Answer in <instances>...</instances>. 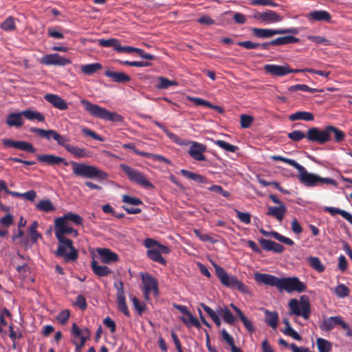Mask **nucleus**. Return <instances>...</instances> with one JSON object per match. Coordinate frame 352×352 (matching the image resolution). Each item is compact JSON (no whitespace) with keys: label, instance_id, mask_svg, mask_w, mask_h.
<instances>
[{"label":"nucleus","instance_id":"c85d7f7f","mask_svg":"<svg viewBox=\"0 0 352 352\" xmlns=\"http://www.w3.org/2000/svg\"><path fill=\"white\" fill-rule=\"evenodd\" d=\"M324 210L328 212L331 215L334 216L336 214L341 215L344 219H346L351 225H352V214L349 212L342 209L334 207H325Z\"/></svg>","mask_w":352,"mask_h":352},{"label":"nucleus","instance_id":"5fc2aeb1","mask_svg":"<svg viewBox=\"0 0 352 352\" xmlns=\"http://www.w3.org/2000/svg\"><path fill=\"white\" fill-rule=\"evenodd\" d=\"M16 148L19 149L21 151H25L31 153L35 152V148H34L32 144L24 141H17Z\"/></svg>","mask_w":352,"mask_h":352},{"label":"nucleus","instance_id":"58836bf2","mask_svg":"<svg viewBox=\"0 0 352 352\" xmlns=\"http://www.w3.org/2000/svg\"><path fill=\"white\" fill-rule=\"evenodd\" d=\"M146 255L152 261L157 262L162 265H166V259L156 248L148 250L146 251Z\"/></svg>","mask_w":352,"mask_h":352},{"label":"nucleus","instance_id":"4d7b16f0","mask_svg":"<svg viewBox=\"0 0 352 352\" xmlns=\"http://www.w3.org/2000/svg\"><path fill=\"white\" fill-rule=\"evenodd\" d=\"M266 322L273 329H275L278 322V315L276 313L266 312Z\"/></svg>","mask_w":352,"mask_h":352},{"label":"nucleus","instance_id":"72a5a7b5","mask_svg":"<svg viewBox=\"0 0 352 352\" xmlns=\"http://www.w3.org/2000/svg\"><path fill=\"white\" fill-rule=\"evenodd\" d=\"M102 68V66L99 63H94L87 65H82L80 67L82 72L88 76H91L94 74L96 73L98 71L100 70Z\"/></svg>","mask_w":352,"mask_h":352},{"label":"nucleus","instance_id":"393cba45","mask_svg":"<svg viewBox=\"0 0 352 352\" xmlns=\"http://www.w3.org/2000/svg\"><path fill=\"white\" fill-rule=\"evenodd\" d=\"M217 312L223 318V321L228 324H234L236 320V317L226 306L223 307H219L217 309Z\"/></svg>","mask_w":352,"mask_h":352},{"label":"nucleus","instance_id":"c9c22d12","mask_svg":"<svg viewBox=\"0 0 352 352\" xmlns=\"http://www.w3.org/2000/svg\"><path fill=\"white\" fill-rule=\"evenodd\" d=\"M285 207L281 204L278 207H269L267 215L275 217L278 220L281 221L284 217Z\"/></svg>","mask_w":352,"mask_h":352},{"label":"nucleus","instance_id":"ddd939ff","mask_svg":"<svg viewBox=\"0 0 352 352\" xmlns=\"http://www.w3.org/2000/svg\"><path fill=\"white\" fill-rule=\"evenodd\" d=\"M40 63L46 65L65 66L71 64L72 60L58 54H52L43 56L41 58Z\"/></svg>","mask_w":352,"mask_h":352},{"label":"nucleus","instance_id":"c03bdc74","mask_svg":"<svg viewBox=\"0 0 352 352\" xmlns=\"http://www.w3.org/2000/svg\"><path fill=\"white\" fill-rule=\"evenodd\" d=\"M158 84L156 85V88L158 89H168L170 86H177L178 83L175 80H170L164 77H159L158 78Z\"/></svg>","mask_w":352,"mask_h":352},{"label":"nucleus","instance_id":"a211bd4d","mask_svg":"<svg viewBox=\"0 0 352 352\" xmlns=\"http://www.w3.org/2000/svg\"><path fill=\"white\" fill-rule=\"evenodd\" d=\"M252 32L258 38H268L276 34L286 33V29L273 30L254 28L252 29Z\"/></svg>","mask_w":352,"mask_h":352},{"label":"nucleus","instance_id":"423d86ee","mask_svg":"<svg viewBox=\"0 0 352 352\" xmlns=\"http://www.w3.org/2000/svg\"><path fill=\"white\" fill-rule=\"evenodd\" d=\"M288 305L290 309L289 314L301 316L305 320L309 318L311 305L307 296H301L299 300L292 298L289 300Z\"/></svg>","mask_w":352,"mask_h":352},{"label":"nucleus","instance_id":"39448f33","mask_svg":"<svg viewBox=\"0 0 352 352\" xmlns=\"http://www.w3.org/2000/svg\"><path fill=\"white\" fill-rule=\"evenodd\" d=\"M58 248L54 254L56 257L62 258L65 262L75 261L78 258V251L73 245V241L69 239H57Z\"/></svg>","mask_w":352,"mask_h":352},{"label":"nucleus","instance_id":"f8f14e48","mask_svg":"<svg viewBox=\"0 0 352 352\" xmlns=\"http://www.w3.org/2000/svg\"><path fill=\"white\" fill-rule=\"evenodd\" d=\"M143 283V293L145 298L148 299L149 295L153 294L155 296L158 295L157 280L148 274H142L141 276Z\"/></svg>","mask_w":352,"mask_h":352},{"label":"nucleus","instance_id":"b1692460","mask_svg":"<svg viewBox=\"0 0 352 352\" xmlns=\"http://www.w3.org/2000/svg\"><path fill=\"white\" fill-rule=\"evenodd\" d=\"M104 75L118 83H125L131 80V77L122 72H117L107 70L105 72Z\"/></svg>","mask_w":352,"mask_h":352},{"label":"nucleus","instance_id":"aec40b11","mask_svg":"<svg viewBox=\"0 0 352 352\" xmlns=\"http://www.w3.org/2000/svg\"><path fill=\"white\" fill-rule=\"evenodd\" d=\"M96 252L101 262L109 264L118 260V255L108 248H98Z\"/></svg>","mask_w":352,"mask_h":352},{"label":"nucleus","instance_id":"9b49d317","mask_svg":"<svg viewBox=\"0 0 352 352\" xmlns=\"http://www.w3.org/2000/svg\"><path fill=\"white\" fill-rule=\"evenodd\" d=\"M54 232L56 239H67L65 234H71L73 236L78 235V230L72 228L68 222L60 217L54 220Z\"/></svg>","mask_w":352,"mask_h":352},{"label":"nucleus","instance_id":"cd10ccee","mask_svg":"<svg viewBox=\"0 0 352 352\" xmlns=\"http://www.w3.org/2000/svg\"><path fill=\"white\" fill-rule=\"evenodd\" d=\"M230 307L237 314L241 322H243L244 327L249 332H253L254 330V326L250 320L248 319V318L244 315V314L241 311L240 309H239L233 303L230 304Z\"/></svg>","mask_w":352,"mask_h":352},{"label":"nucleus","instance_id":"a878e982","mask_svg":"<svg viewBox=\"0 0 352 352\" xmlns=\"http://www.w3.org/2000/svg\"><path fill=\"white\" fill-rule=\"evenodd\" d=\"M265 72L273 76H284L286 75V67L276 65H265L264 66Z\"/></svg>","mask_w":352,"mask_h":352},{"label":"nucleus","instance_id":"a18cd8bd","mask_svg":"<svg viewBox=\"0 0 352 352\" xmlns=\"http://www.w3.org/2000/svg\"><path fill=\"white\" fill-rule=\"evenodd\" d=\"M213 142L215 145L228 152L235 153L239 149L236 146L230 144L223 140H214Z\"/></svg>","mask_w":352,"mask_h":352},{"label":"nucleus","instance_id":"5701e85b","mask_svg":"<svg viewBox=\"0 0 352 352\" xmlns=\"http://www.w3.org/2000/svg\"><path fill=\"white\" fill-rule=\"evenodd\" d=\"M23 114H21V111L19 113H12L8 114L6 116V123L10 127H16L19 128L22 126L24 124L23 120Z\"/></svg>","mask_w":352,"mask_h":352},{"label":"nucleus","instance_id":"dca6fc26","mask_svg":"<svg viewBox=\"0 0 352 352\" xmlns=\"http://www.w3.org/2000/svg\"><path fill=\"white\" fill-rule=\"evenodd\" d=\"M254 19L265 24H270L281 21L280 16L272 10L263 12H256L253 15Z\"/></svg>","mask_w":352,"mask_h":352},{"label":"nucleus","instance_id":"473e14b6","mask_svg":"<svg viewBox=\"0 0 352 352\" xmlns=\"http://www.w3.org/2000/svg\"><path fill=\"white\" fill-rule=\"evenodd\" d=\"M289 119L292 121L296 120H306V121H313L314 120V116L313 113L307 111H297L294 113L291 114L289 116Z\"/></svg>","mask_w":352,"mask_h":352},{"label":"nucleus","instance_id":"79ce46f5","mask_svg":"<svg viewBox=\"0 0 352 352\" xmlns=\"http://www.w3.org/2000/svg\"><path fill=\"white\" fill-rule=\"evenodd\" d=\"M60 218L67 222L71 221L75 225H81L82 223V218L80 215L70 212L65 213L63 216L60 217Z\"/></svg>","mask_w":352,"mask_h":352},{"label":"nucleus","instance_id":"c756f323","mask_svg":"<svg viewBox=\"0 0 352 352\" xmlns=\"http://www.w3.org/2000/svg\"><path fill=\"white\" fill-rule=\"evenodd\" d=\"M327 130L331 140H332V135H333L334 141L337 143L342 142L345 138V133L337 127L327 126Z\"/></svg>","mask_w":352,"mask_h":352},{"label":"nucleus","instance_id":"603ef678","mask_svg":"<svg viewBox=\"0 0 352 352\" xmlns=\"http://www.w3.org/2000/svg\"><path fill=\"white\" fill-rule=\"evenodd\" d=\"M1 28L5 31H12L16 28L15 19L12 16L8 17L1 24Z\"/></svg>","mask_w":352,"mask_h":352},{"label":"nucleus","instance_id":"37998d69","mask_svg":"<svg viewBox=\"0 0 352 352\" xmlns=\"http://www.w3.org/2000/svg\"><path fill=\"white\" fill-rule=\"evenodd\" d=\"M316 344L319 352H329L332 349V344L322 338H317Z\"/></svg>","mask_w":352,"mask_h":352},{"label":"nucleus","instance_id":"6e6552de","mask_svg":"<svg viewBox=\"0 0 352 352\" xmlns=\"http://www.w3.org/2000/svg\"><path fill=\"white\" fill-rule=\"evenodd\" d=\"M254 279L258 283L276 287L280 292L286 290V278H277L268 274H254Z\"/></svg>","mask_w":352,"mask_h":352},{"label":"nucleus","instance_id":"0eeeda50","mask_svg":"<svg viewBox=\"0 0 352 352\" xmlns=\"http://www.w3.org/2000/svg\"><path fill=\"white\" fill-rule=\"evenodd\" d=\"M120 166L131 182L146 188H153V185L140 170H136L125 164H121Z\"/></svg>","mask_w":352,"mask_h":352},{"label":"nucleus","instance_id":"ea45409f","mask_svg":"<svg viewBox=\"0 0 352 352\" xmlns=\"http://www.w3.org/2000/svg\"><path fill=\"white\" fill-rule=\"evenodd\" d=\"M307 261L310 266L318 272H323L325 270L324 265L321 263L318 257L309 256L307 258Z\"/></svg>","mask_w":352,"mask_h":352},{"label":"nucleus","instance_id":"e2e57ef3","mask_svg":"<svg viewBox=\"0 0 352 352\" xmlns=\"http://www.w3.org/2000/svg\"><path fill=\"white\" fill-rule=\"evenodd\" d=\"M164 132L166 134V135L174 142L179 145H187V142H185L181 140L177 135L170 132L169 130L164 129Z\"/></svg>","mask_w":352,"mask_h":352},{"label":"nucleus","instance_id":"f704fd0d","mask_svg":"<svg viewBox=\"0 0 352 352\" xmlns=\"http://www.w3.org/2000/svg\"><path fill=\"white\" fill-rule=\"evenodd\" d=\"M21 114L28 120L33 121L34 120H38V122H44L45 121V116L38 112L33 111L32 109H25L24 111H21Z\"/></svg>","mask_w":352,"mask_h":352},{"label":"nucleus","instance_id":"2f4dec72","mask_svg":"<svg viewBox=\"0 0 352 352\" xmlns=\"http://www.w3.org/2000/svg\"><path fill=\"white\" fill-rule=\"evenodd\" d=\"M91 269L95 274L98 276H106L111 273V270L105 265H100L97 261H91Z\"/></svg>","mask_w":352,"mask_h":352},{"label":"nucleus","instance_id":"4be33fe9","mask_svg":"<svg viewBox=\"0 0 352 352\" xmlns=\"http://www.w3.org/2000/svg\"><path fill=\"white\" fill-rule=\"evenodd\" d=\"M44 98L54 107L59 110H66L68 108L67 103L58 95L49 94H46Z\"/></svg>","mask_w":352,"mask_h":352},{"label":"nucleus","instance_id":"8fccbe9b","mask_svg":"<svg viewBox=\"0 0 352 352\" xmlns=\"http://www.w3.org/2000/svg\"><path fill=\"white\" fill-rule=\"evenodd\" d=\"M46 132H47V138H45L47 140H50L51 139H53L56 141L59 145L61 146V144H63V141L65 139V137L60 135L54 130H47Z\"/></svg>","mask_w":352,"mask_h":352},{"label":"nucleus","instance_id":"3c124183","mask_svg":"<svg viewBox=\"0 0 352 352\" xmlns=\"http://www.w3.org/2000/svg\"><path fill=\"white\" fill-rule=\"evenodd\" d=\"M288 89L292 92L296 91H306V92H309V93H316V92L318 91V90L317 89L309 87L307 85H300V84L291 86L288 88Z\"/></svg>","mask_w":352,"mask_h":352},{"label":"nucleus","instance_id":"6e6d98bb","mask_svg":"<svg viewBox=\"0 0 352 352\" xmlns=\"http://www.w3.org/2000/svg\"><path fill=\"white\" fill-rule=\"evenodd\" d=\"M120 64L125 65L132 67H148L151 65V63L147 61H129V60H123L119 61Z\"/></svg>","mask_w":352,"mask_h":352},{"label":"nucleus","instance_id":"0e129e2a","mask_svg":"<svg viewBox=\"0 0 352 352\" xmlns=\"http://www.w3.org/2000/svg\"><path fill=\"white\" fill-rule=\"evenodd\" d=\"M291 230L292 232L297 236L302 232L303 229L296 219H294L291 223Z\"/></svg>","mask_w":352,"mask_h":352},{"label":"nucleus","instance_id":"e433bc0d","mask_svg":"<svg viewBox=\"0 0 352 352\" xmlns=\"http://www.w3.org/2000/svg\"><path fill=\"white\" fill-rule=\"evenodd\" d=\"M36 208L38 210L45 212H50L55 210V207L54 206L53 204L48 199L39 201L36 204Z\"/></svg>","mask_w":352,"mask_h":352},{"label":"nucleus","instance_id":"f257e3e1","mask_svg":"<svg viewBox=\"0 0 352 352\" xmlns=\"http://www.w3.org/2000/svg\"><path fill=\"white\" fill-rule=\"evenodd\" d=\"M80 103L83 105L85 110L93 117L111 122H120L122 120V116L117 113L109 111L86 99H82Z\"/></svg>","mask_w":352,"mask_h":352},{"label":"nucleus","instance_id":"49530a36","mask_svg":"<svg viewBox=\"0 0 352 352\" xmlns=\"http://www.w3.org/2000/svg\"><path fill=\"white\" fill-rule=\"evenodd\" d=\"M98 44L104 47H112L115 50L118 52V49L119 48L120 42L116 38H109V39H100L98 41Z\"/></svg>","mask_w":352,"mask_h":352},{"label":"nucleus","instance_id":"a19ab883","mask_svg":"<svg viewBox=\"0 0 352 352\" xmlns=\"http://www.w3.org/2000/svg\"><path fill=\"white\" fill-rule=\"evenodd\" d=\"M180 320L186 324L187 327H190L192 326H194L197 328H200L201 324L199 320L195 318L191 313L190 312L188 314H187L186 316H182L180 318Z\"/></svg>","mask_w":352,"mask_h":352},{"label":"nucleus","instance_id":"13d9d810","mask_svg":"<svg viewBox=\"0 0 352 352\" xmlns=\"http://www.w3.org/2000/svg\"><path fill=\"white\" fill-rule=\"evenodd\" d=\"M287 137L294 142H298L306 138V133L299 130H295L288 133Z\"/></svg>","mask_w":352,"mask_h":352},{"label":"nucleus","instance_id":"20e7f679","mask_svg":"<svg viewBox=\"0 0 352 352\" xmlns=\"http://www.w3.org/2000/svg\"><path fill=\"white\" fill-rule=\"evenodd\" d=\"M214 267L217 276L223 285L232 289H237L242 294L249 292L248 287L236 276L228 275L225 270L219 265H214Z\"/></svg>","mask_w":352,"mask_h":352},{"label":"nucleus","instance_id":"1a4fd4ad","mask_svg":"<svg viewBox=\"0 0 352 352\" xmlns=\"http://www.w3.org/2000/svg\"><path fill=\"white\" fill-rule=\"evenodd\" d=\"M336 325H340L343 329L346 331L347 336H352V330L349 325L344 322L341 316H331L327 318H324L320 324V328L323 331H330Z\"/></svg>","mask_w":352,"mask_h":352},{"label":"nucleus","instance_id":"bb28decb","mask_svg":"<svg viewBox=\"0 0 352 352\" xmlns=\"http://www.w3.org/2000/svg\"><path fill=\"white\" fill-rule=\"evenodd\" d=\"M259 243L262 248L267 251L272 250L275 252H280L283 250V246L268 239H261Z\"/></svg>","mask_w":352,"mask_h":352},{"label":"nucleus","instance_id":"4c0bfd02","mask_svg":"<svg viewBox=\"0 0 352 352\" xmlns=\"http://www.w3.org/2000/svg\"><path fill=\"white\" fill-rule=\"evenodd\" d=\"M180 173L184 177L192 179L197 183H205L206 181V178L204 176L195 173L186 169H182L180 170Z\"/></svg>","mask_w":352,"mask_h":352},{"label":"nucleus","instance_id":"de8ad7c7","mask_svg":"<svg viewBox=\"0 0 352 352\" xmlns=\"http://www.w3.org/2000/svg\"><path fill=\"white\" fill-rule=\"evenodd\" d=\"M335 294L339 298H345L349 295L350 289L344 284H339L334 288Z\"/></svg>","mask_w":352,"mask_h":352},{"label":"nucleus","instance_id":"9d476101","mask_svg":"<svg viewBox=\"0 0 352 352\" xmlns=\"http://www.w3.org/2000/svg\"><path fill=\"white\" fill-rule=\"evenodd\" d=\"M306 140L308 142L316 143L319 145H323L331 141L327 126L324 129L318 127L309 128L306 133Z\"/></svg>","mask_w":352,"mask_h":352},{"label":"nucleus","instance_id":"2eb2a0df","mask_svg":"<svg viewBox=\"0 0 352 352\" xmlns=\"http://www.w3.org/2000/svg\"><path fill=\"white\" fill-rule=\"evenodd\" d=\"M190 144L188 153L196 161H206V157L204 153L206 151V146L197 142H188L187 144Z\"/></svg>","mask_w":352,"mask_h":352},{"label":"nucleus","instance_id":"680f3d73","mask_svg":"<svg viewBox=\"0 0 352 352\" xmlns=\"http://www.w3.org/2000/svg\"><path fill=\"white\" fill-rule=\"evenodd\" d=\"M122 201L131 206H139L142 204L140 199L131 197L127 195H124L122 196Z\"/></svg>","mask_w":352,"mask_h":352},{"label":"nucleus","instance_id":"774afa93","mask_svg":"<svg viewBox=\"0 0 352 352\" xmlns=\"http://www.w3.org/2000/svg\"><path fill=\"white\" fill-rule=\"evenodd\" d=\"M104 325L110 330L111 333H114L116 329L115 322L109 317L107 316L103 320Z\"/></svg>","mask_w":352,"mask_h":352},{"label":"nucleus","instance_id":"bf43d9fd","mask_svg":"<svg viewBox=\"0 0 352 352\" xmlns=\"http://www.w3.org/2000/svg\"><path fill=\"white\" fill-rule=\"evenodd\" d=\"M24 232L22 229L18 228L17 231L12 236V241L16 243L25 245L26 241L23 239Z\"/></svg>","mask_w":352,"mask_h":352},{"label":"nucleus","instance_id":"09e8293b","mask_svg":"<svg viewBox=\"0 0 352 352\" xmlns=\"http://www.w3.org/2000/svg\"><path fill=\"white\" fill-rule=\"evenodd\" d=\"M37 227L38 223L37 221H34L28 229V232L32 243H36L38 239L41 237V234L36 230Z\"/></svg>","mask_w":352,"mask_h":352},{"label":"nucleus","instance_id":"7c9ffc66","mask_svg":"<svg viewBox=\"0 0 352 352\" xmlns=\"http://www.w3.org/2000/svg\"><path fill=\"white\" fill-rule=\"evenodd\" d=\"M309 19L317 21H329L331 14L325 10H315L309 14Z\"/></svg>","mask_w":352,"mask_h":352},{"label":"nucleus","instance_id":"7ed1b4c3","mask_svg":"<svg viewBox=\"0 0 352 352\" xmlns=\"http://www.w3.org/2000/svg\"><path fill=\"white\" fill-rule=\"evenodd\" d=\"M289 176L296 177L302 184L307 187H314L318 186L320 184H331L334 186H337V182L333 179L329 177H321L318 175L309 173L306 168H305V170H303L300 174L294 175L292 173H290Z\"/></svg>","mask_w":352,"mask_h":352},{"label":"nucleus","instance_id":"412c9836","mask_svg":"<svg viewBox=\"0 0 352 352\" xmlns=\"http://www.w3.org/2000/svg\"><path fill=\"white\" fill-rule=\"evenodd\" d=\"M67 139L65 138L63 141V144H61V146H63L67 152L70 153L78 158H85L89 157V153L85 148L67 144Z\"/></svg>","mask_w":352,"mask_h":352},{"label":"nucleus","instance_id":"4468645a","mask_svg":"<svg viewBox=\"0 0 352 352\" xmlns=\"http://www.w3.org/2000/svg\"><path fill=\"white\" fill-rule=\"evenodd\" d=\"M72 333L76 338H80V340L78 342L73 341V344L76 347L82 348L87 339L90 338L91 332L88 328L80 329L76 323H73L72 327Z\"/></svg>","mask_w":352,"mask_h":352},{"label":"nucleus","instance_id":"69168bd1","mask_svg":"<svg viewBox=\"0 0 352 352\" xmlns=\"http://www.w3.org/2000/svg\"><path fill=\"white\" fill-rule=\"evenodd\" d=\"M81 131L87 136H89L92 138L94 140L103 142L104 140V138L101 137L100 135L96 133L94 131H91V129L87 128V127H82L81 129Z\"/></svg>","mask_w":352,"mask_h":352},{"label":"nucleus","instance_id":"864d4df0","mask_svg":"<svg viewBox=\"0 0 352 352\" xmlns=\"http://www.w3.org/2000/svg\"><path fill=\"white\" fill-rule=\"evenodd\" d=\"M117 303L118 309L122 311L126 316H129L130 313L126 303L124 296L117 297Z\"/></svg>","mask_w":352,"mask_h":352},{"label":"nucleus","instance_id":"052dcab7","mask_svg":"<svg viewBox=\"0 0 352 352\" xmlns=\"http://www.w3.org/2000/svg\"><path fill=\"white\" fill-rule=\"evenodd\" d=\"M253 122V118L251 116L242 114L240 118L241 126L243 129H247L250 126Z\"/></svg>","mask_w":352,"mask_h":352},{"label":"nucleus","instance_id":"f3484780","mask_svg":"<svg viewBox=\"0 0 352 352\" xmlns=\"http://www.w3.org/2000/svg\"><path fill=\"white\" fill-rule=\"evenodd\" d=\"M37 160L45 164L54 166L63 163L65 166H68L69 162L64 158L54 155L53 154H41L37 156Z\"/></svg>","mask_w":352,"mask_h":352},{"label":"nucleus","instance_id":"6ab92c4d","mask_svg":"<svg viewBox=\"0 0 352 352\" xmlns=\"http://www.w3.org/2000/svg\"><path fill=\"white\" fill-rule=\"evenodd\" d=\"M307 289L305 283L300 281L297 277H287V293L294 292L302 293Z\"/></svg>","mask_w":352,"mask_h":352},{"label":"nucleus","instance_id":"f03ea898","mask_svg":"<svg viewBox=\"0 0 352 352\" xmlns=\"http://www.w3.org/2000/svg\"><path fill=\"white\" fill-rule=\"evenodd\" d=\"M71 164L73 173L76 176L99 180H106L108 178V174L96 166L73 161L71 162Z\"/></svg>","mask_w":352,"mask_h":352},{"label":"nucleus","instance_id":"338daca9","mask_svg":"<svg viewBox=\"0 0 352 352\" xmlns=\"http://www.w3.org/2000/svg\"><path fill=\"white\" fill-rule=\"evenodd\" d=\"M236 217L241 222L245 224H249L251 222V214L248 212H242L238 210H236Z\"/></svg>","mask_w":352,"mask_h":352}]
</instances>
